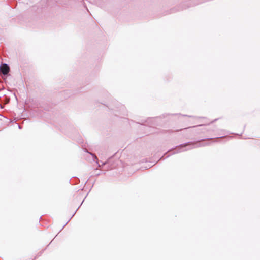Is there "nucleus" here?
Returning <instances> with one entry per match:
<instances>
[{"label": "nucleus", "mask_w": 260, "mask_h": 260, "mask_svg": "<svg viewBox=\"0 0 260 260\" xmlns=\"http://www.w3.org/2000/svg\"><path fill=\"white\" fill-rule=\"evenodd\" d=\"M0 71L4 75H7L9 71V67L7 64H3L0 66Z\"/></svg>", "instance_id": "1"}, {"label": "nucleus", "mask_w": 260, "mask_h": 260, "mask_svg": "<svg viewBox=\"0 0 260 260\" xmlns=\"http://www.w3.org/2000/svg\"><path fill=\"white\" fill-rule=\"evenodd\" d=\"M190 145H191V144H185V145H182L181 146V148H182V147H185V146H186Z\"/></svg>", "instance_id": "2"}, {"label": "nucleus", "mask_w": 260, "mask_h": 260, "mask_svg": "<svg viewBox=\"0 0 260 260\" xmlns=\"http://www.w3.org/2000/svg\"><path fill=\"white\" fill-rule=\"evenodd\" d=\"M189 149V148H188V149ZM188 150V149H185L184 150ZM183 150H183L182 151H183Z\"/></svg>", "instance_id": "3"}]
</instances>
